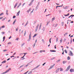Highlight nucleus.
<instances>
[{
  "label": "nucleus",
  "instance_id": "nucleus-33",
  "mask_svg": "<svg viewBox=\"0 0 74 74\" xmlns=\"http://www.w3.org/2000/svg\"><path fill=\"white\" fill-rule=\"evenodd\" d=\"M41 51L42 52H45V50H44V51H40V53H41Z\"/></svg>",
  "mask_w": 74,
  "mask_h": 74
},
{
  "label": "nucleus",
  "instance_id": "nucleus-31",
  "mask_svg": "<svg viewBox=\"0 0 74 74\" xmlns=\"http://www.w3.org/2000/svg\"><path fill=\"white\" fill-rule=\"evenodd\" d=\"M4 14L3 13H1L0 14V16H1V15H3Z\"/></svg>",
  "mask_w": 74,
  "mask_h": 74
},
{
  "label": "nucleus",
  "instance_id": "nucleus-35",
  "mask_svg": "<svg viewBox=\"0 0 74 74\" xmlns=\"http://www.w3.org/2000/svg\"><path fill=\"white\" fill-rule=\"evenodd\" d=\"M60 60H58L57 61V62H59L60 61Z\"/></svg>",
  "mask_w": 74,
  "mask_h": 74
},
{
  "label": "nucleus",
  "instance_id": "nucleus-21",
  "mask_svg": "<svg viewBox=\"0 0 74 74\" xmlns=\"http://www.w3.org/2000/svg\"><path fill=\"white\" fill-rule=\"evenodd\" d=\"M35 45H36V43H34L33 45V48H34V47H35Z\"/></svg>",
  "mask_w": 74,
  "mask_h": 74
},
{
  "label": "nucleus",
  "instance_id": "nucleus-28",
  "mask_svg": "<svg viewBox=\"0 0 74 74\" xmlns=\"http://www.w3.org/2000/svg\"><path fill=\"white\" fill-rule=\"evenodd\" d=\"M4 27H5V26L4 25H3L1 27V28H4Z\"/></svg>",
  "mask_w": 74,
  "mask_h": 74
},
{
  "label": "nucleus",
  "instance_id": "nucleus-38",
  "mask_svg": "<svg viewBox=\"0 0 74 74\" xmlns=\"http://www.w3.org/2000/svg\"><path fill=\"white\" fill-rule=\"evenodd\" d=\"M63 6V4L61 6H57V7H62Z\"/></svg>",
  "mask_w": 74,
  "mask_h": 74
},
{
  "label": "nucleus",
  "instance_id": "nucleus-24",
  "mask_svg": "<svg viewBox=\"0 0 74 74\" xmlns=\"http://www.w3.org/2000/svg\"><path fill=\"white\" fill-rule=\"evenodd\" d=\"M19 13H20V11H19L17 13V14H18V16L19 15Z\"/></svg>",
  "mask_w": 74,
  "mask_h": 74
},
{
  "label": "nucleus",
  "instance_id": "nucleus-15",
  "mask_svg": "<svg viewBox=\"0 0 74 74\" xmlns=\"http://www.w3.org/2000/svg\"><path fill=\"white\" fill-rule=\"evenodd\" d=\"M70 59V57L68 56L67 58V59L68 60H69Z\"/></svg>",
  "mask_w": 74,
  "mask_h": 74
},
{
  "label": "nucleus",
  "instance_id": "nucleus-52",
  "mask_svg": "<svg viewBox=\"0 0 74 74\" xmlns=\"http://www.w3.org/2000/svg\"><path fill=\"white\" fill-rule=\"evenodd\" d=\"M51 39H52V38H50L49 40V42L50 43H51Z\"/></svg>",
  "mask_w": 74,
  "mask_h": 74
},
{
  "label": "nucleus",
  "instance_id": "nucleus-60",
  "mask_svg": "<svg viewBox=\"0 0 74 74\" xmlns=\"http://www.w3.org/2000/svg\"><path fill=\"white\" fill-rule=\"evenodd\" d=\"M21 4H22V3H20L19 5H18L19 6H20V5H21Z\"/></svg>",
  "mask_w": 74,
  "mask_h": 74
},
{
  "label": "nucleus",
  "instance_id": "nucleus-8",
  "mask_svg": "<svg viewBox=\"0 0 74 74\" xmlns=\"http://www.w3.org/2000/svg\"><path fill=\"white\" fill-rule=\"evenodd\" d=\"M38 5H37V6L36 7L35 10H36L38 9Z\"/></svg>",
  "mask_w": 74,
  "mask_h": 74
},
{
  "label": "nucleus",
  "instance_id": "nucleus-50",
  "mask_svg": "<svg viewBox=\"0 0 74 74\" xmlns=\"http://www.w3.org/2000/svg\"><path fill=\"white\" fill-rule=\"evenodd\" d=\"M58 39L57 38L56 39V42H58Z\"/></svg>",
  "mask_w": 74,
  "mask_h": 74
},
{
  "label": "nucleus",
  "instance_id": "nucleus-16",
  "mask_svg": "<svg viewBox=\"0 0 74 74\" xmlns=\"http://www.w3.org/2000/svg\"><path fill=\"white\" fill-rule=\"evenodd\" d=\"M68 6H66L64 8V9H67V8H68Z\"/></svg>",
  "mask_w": 74,
  "mask_h": 74
},
{
  "label": "nucleus",
  "instance_id": "nucleus-61",
  "mask_svg": "<svg viewBox=\"0 0 74 74\" xmlns=\"http://www.w3.org/2000/svg\"><path fill=\"white\" fill-rule=\"evenodd\" d=\"M46 63V62H45L42 65V66H44V64H45Z\"/></svg>",
  "mask_w": 74,
  "mask_h": 74
},
{
  "label": "nucleus",
  "instance_id": "nucleus-43",
  "mask_svg": "<svg viewBox=\"0 0 74 74\" xmlns=\"http://www.w3.org/2000/svg\"><path fill=\"white\" fill-rule=\"evenodd\" d=\"M24 43H23L22 44H21V47H23V45H24Z\"/></svg>",
  "mask_w": 74,
  "mask_h": 74
},
{
  "label": "nucleus",
  "instance_id": "nucleus-6",
  "mask_svg": "<svg viewBox=\"0 0 74 74\" xmlns=\"http://www.w3.org/2000/svg\"><path fill=\"white\" fill-rule=\"evenodd\" d=\"M10 70H11V69L10 68L6 70V71H5V73H8V71H10Z\"/></svg>",
  "mask_w": 74,
  "mask_h": 74
},
{
  "label": "nucleus",
  "instance_id": "nucleus-55",
  "mask_svg": "<svg viewBox=\"0 0 74 74\" xmlns=\"http://www.w3.org/2000/svg\"><path fill=\"white\" fill-rule=\"evenodd\" d=\"M39 26V25L38 24L37 25V26H36V27H38Z\"/></svg>",
  "mask_w": 74,
  "mask_h": 74
},
{
  "label": "nucleus",
  "instance_id": "nucleus-19",
  "mask_svg": "<svg viewBox=\"0 0 74 74\" xmlns=\"http://www.w3.org/2000/svg\"><path fill=\"white\" fill-rule=\"evenodd\" d=\"M64 25V23L63 22H62L61 25L63 26V25Z\"/></svg>",
  "mask_w": 74,
  "mask_h": 74
},
{
  "label": "nucleus",
  "instance_id": "nucleus-48",
  "mask_svg": "<svg viewBox=\"0 0 74 74\" xmlns=\"http://www.w3.org/2000/svg\"><path fill=\"white\" fill-rule=\"evenodd\" d=\"M18 27H17V29H16V32H17V31H18Z\"/></svg>",
  "mask_w": 74,
  "mask_h": 74
},
{
  "label": "nucleus",
  "instance_id": "nucleus-3",
  "mask_svg": "<svg viewBox=\"0 0 74 74\" xmlns=\"http://www.w3.org/2000/svg\"><path fill=\"white\" fill-rule=\"evenodd\" d=\"M70 72H74V69H71L70 70Z\"/></svg>",
  "mask_w": 74,
  "mask_h": 74
},
{
  "label": "nucleus",
  "instance_id": "nucleus-47",
  "mask_svg": "<svg viewBox=\"0 0 74 74\" xmlns=\"http://www.w3.org/2000/svg\"><path fill=\"white\" fill-rule=\"evenodd\" d=\"M36 21H35L34 23V25L36 24Z\"/></svg>",
  "mask_w": 74,
  "mask_h": 74
},
{
  "label": "nucleus",
  "instance_id": "nucleus-39",
  "mask_svg": "<svg viewBox=\"0 0 74 74\" xmlns=\"http://www.w3.org/2000/svg\"><path fill=\"white\" fill-rule=\"evenodd\" d=\"M7 51V50L6 49H5V50H3V52H5V51Z\"/></svg>",
  "mask_w": 74,
  "mask_h": 74
},
{
  "label": "nucleus",
  "instance_id": "nucleus-37",
  "mask_svg": "<svg viewBox=\"0 0 74 74\" xmlns=\"http://www.w3.org/2000/svg\"><path fill=\"white\" fill-rule=\"evenodd\" d=\"M15 18H16V16H14L13 17V19Z\"/></svg>",
  "mask_w": 74,
  "mask_h": 74
},
{
  "label": "nucleus",
  "instance_id": "nucleus-42",
  "mask_svg": "<svg viewBox=\"0 0 74 74\" xmlns=\"http://www.w3.org/2000/svg\"><path fill=\"white\" fill-rule=\"evenodd\" d=\"M19 33H21V29H20L19 30Z\"/></svg>",
  "mask_w": 74,
  "mask_h": 74
},
{
  "label": "nucleus",
  "instance_id": "nucleus-23",
  "mask_svg": "<svg viewBox=\"0 0 74 74\" xmlns=\"http://www.w3.org/2000/svg\"><path fill=\"white\" fill-rule=\"evenodd\" d=\"M60 71H63V69H62V68H60Z\"/></svg>",
  "mask_w": 74,
  "mask_h": 74
},
{
  "label": "nucleus",
  "instance_id": "nucleus-20",
  "mask_svg": "<svg viewBox=\"0 0 74 74\" xmlns=\"http://www.w3.org/2000/svg\"><path fill=\"white\" fill-rule=\"evenodd\" d=\"M37 34H35L33 37H36V36H37Z\"/></svg>",
  "mask_w": 74,
  "mask_h": 74
},
{
  "label": "nucleus",
  "instance_id": "nucleus-41",
  "mask_svg": "<svg viewBox=\"0 0 74 74\" xmlns=\"http://www.w3.org/2000/svg\"><path fill=\"white\" fill-rule=\"evenodd\" d=\"M3 42L5 40V37H3Z\"/></svg>",
  "mask_w": 74,
  "mask_h": 74
},
{
  "label": "nucleus",
  "instance_id": "nucleus-30",
  "mask_svg": "<svg viewBox=\"0 0 74 74\" xmlns=\"http://www.w3.org/2000/svg\"><path fill=\"white\" fill-rule=\"evenodd\" d=\"M62 41H63V40H62V39H61L60 41V43H61L62 42Z\"/></svg>",
  "mask_w": 74,
  "mask_h": 74
},
{
  "label": "nucleus",
  "instance_id": "nucleus-40",
  "mask_svg": "<svg viewBox=\"0 0 74 74\" xmlns=\"http://www.w3.org/2000/svg\"><path fill=\"white\" fill-rule=\"evenodd\" d=\"M26 31H25V33L24 34V36H25L26 35Z\"/></svg>",
  "mask_w": 74,
  "mask_h": 74
},
{
  "label": "nucleus",
  "instance_id": "nucleus-14",
  "mask_svg": "<svg viewBox=\"0 0 74 74\" xmlns=\"http://www.w3.org/2000/svg\"><path fill=\"white\" fill-rule=\"evenodd\" d=\"M50 52H56V51L55 50H50Z\"/></svg>",
  "mask_w": 74,
  "mask_h": 74
},
{
  "label": "nucleus",
  "instance_id": "nucleus-34",
  "mask_svg": "<svg viewBox=\"0 0 74 74\" xmlns=\"http://www.w3.org/2000/svg\"><path fill=\"white\" fill-rule=\"evenodd\" d=\"M31 32H30V34L29 35V37H31Z\"/></svg>",
  "mask_w": 74,
  "mask_h": 74
},
{
  "label": "nucleus",
  "instance_id": "nucleus-58",
  "mask_svg": "<svg viewBox=\"0 0 74 74\" xmlns=\"http://www.w3.org/2000/svg\"><path fill=\"white\" fill-rule=\"evenodd\" d=\"M29 72V71H27V72L26 73H24V74H26L27 73H28V72Z\"/></svg>",
  "mask_w": 74,
  "mask_h": 74
},
{
  "label": "nucleus",
  "instance_id": "nucleus-22",
  "mask_svg": "<svg viewBox=\"0 0 74 74\" xmlns=\"http://www.w3.org/2000/svg\"><path fill=\"white\" fill-rule=\"evenodd\" d=\"M10 44H11V42H9L8 43V45H9Z\"/></svg>",
  "mask_w": 74,
  "mask_h": 74
},
{
  "label": "nucleus",
  "instance_id": "nucleus-1",
  "mask_svg": "<svg viewBox=\"0 0 74 74\" xmlns=\"http://www.w3.org/2000/svg\"><path fill=\"white\" fill-rule=\"evenodd\" d=\"M69 54L70 56H73V53L72 51H69Z\"/></svg>",
  "mask_w": 74,
  "mask_h": 74
},
{
  "label": "nucleus",
  "instance_id": "nucleus-9",
  "mask_svg": "<svg viewBox=\"0 0 74 74\" xmlns=\"http://www.w3.org/2000/svg\"><path fill=\"white\" fill-rule=\"evenodd\" d=\"M59 71V68L57 69V70L56 71V73H57Z\"/></svg>",
  "mask_w": 74,
  "mask_h": 74
},
{
  "label": "nucleus",
  "instance_id": "nucleus-27",
  "mask_svg": "<svg viewBox=\"0 0 74 74\" xmlns=\"http://www.w3.org/2000/svg\"><path fill=\"white\" fill-rule=\"evenodd\" d=\"M28 24V21H27V23H26V24L24 26L25 27V26H26V25H27Z\"/></svg>",
  "mask_w": 74,
  "mask_h": 74
},
{
  "label": "nucleus",
  "instance_id": "nucleus-29",
  "mask_svg": "<svg viewBox=\"0 0 74 74\" xmlns=\"http://www.w3.org/2000/svg\"><path fill=\"white\" fill-rule=\"evenodd\" d=\"M68 34V33L67 32H66V33H65L64 34V36H66V35H67V34Z\"/></svg>",
  "mask_w": 74,
  "mask_h": 74
},
{
  "label": "nucleus",
  "instance_id": "nucleus-44",
  "mask_svg": "<svg viewBox=\"0 0 74 74\" xmlns=\"http://www.w3.org/2000/svg\"><path fill=\"white\" fill-rule=\"evenodd\" d=\"M3 17H0V19H3Z\"/></svg>",
  "mask_w": 74,
  "mask_h": 74
},
{
  "label": "nucleus",
  "instance_id": "nucleus-17",
  "mask_svg": "<svg viewBox=\"0 0 74 74\" xmlns=\"http://www.w3.org/2000/svg\"><path fill=\"white\" fill-rule=\"evenodd\" d=\"M38 29V27H36L35 29V30H36L35 32H37Z\"/></svg>",
  "mask_w": 74,
  "mask_h": 74
},
{
  "label": "nucleus",
  "instance_id": "nucleus-11",
  "mask_svg": "<svg viewBox=\"0 0 74 74\" xmlns=\"http://www.w3.org/2000/svg\"><path fill=\"white\" fill-rule=\"evenodd\" d=\"M55 17H53V18H52L51 20L52 21H53L54 20H55Z\"/></svg>",
  "mask_w": 74,
  "mask_h": 74
},
{
  "label": "nucleus",
  "instance_id": "nucleus-26",
  "mask_svg": "<svg viewBox=\"0 0 74 74\" xmlns=\"http://www.w3.org/2000/svg\"><path fill=\"white\" fill-rule=\"evenodd\" d=\"M32 71H30L28 73V74H32Z\"/></svg>",
  "mask_w": 74,
  "mask_h": 74
},
{
  "label": "nucleus",
  "instance_id": "nucleus-18",
  "mask_svg": "<svg viewBox=\"0 0 74 74\" xmlns=\"http://www.w3.org/2000/svg\"><path fill=\"white\" fill-rule=\"evenodd\" d=\"M1 33L2 34H5V32H1Z\"/></svg>",
  "mask_w": 74,
  "mask_h": 74
},
{
  "label": "nucleus",
  "instance_id": "nucleus-36",
  "mask_svg": "<svg viewBox=\"0 0 74 74\" xmlns=\"http://www.w3.org/2000/svg\"><path fill=\"white\" fill-rule=\"evenodd\" d=\"M63 63H64H64H66V61H64L63 62Z\"/></svg>",
  "mask_w": 74,
  "mask_h": 74
},
{
  "label": "nucleus",
  "instance_id": "nucleus-62",
  "mask_svg": "<svg viewBox=\"0 0 74 74\" xmlns=\"http://www.w3.org/2000/svg\"><path fill=\"white\" fill-rule=\"evenodd\" d=\"M8 10H7L6 12V13H8Z\"/></svg>",
  "mask_w": 74,
  "mask_h": 74
},
{
  "label": "nucleus",
  "instance_id": "nucleus-53",
  "mask_svg": "<svg viewBox=\"0 0 74 74\" xmlns=\"http://www.w3.org/2000/svg\"><path fill=\"white\" fill-rule=\"evenodd\" d=\"M51 39H52V38H50L49 40V42L50 43H51Z\"/></svg>",
  "mask_w": 74,
  "mask_h": 74
},
{
  "label": "nucleus",
  "instance_id": "nucleus-51",
  "mask_svg": "<svg viewBox=\"0 0 74 74\" xmlns=\"http://www.w3.org/2000/svg\"><path fill=\"white\" fill-rule=\"evenodd\" d=\"M31 40V38H29V39L28 40V41H30Z\"/></svg>",
  "mask_w": 74,
  "mask_h": 74
},
{
  "label": "nucleus",
  "instance_id": "nucleus-12",
  "mask_svg": "<svg viewBox=\"0 0 74 74\" xmlns=\"http://www.w3.org/2000/svg\"><path fill=\"white\" fill-rule=\"evenodd\" d=\"M69 13L68 14H64V16H69Z\"/></svg>",
  "mask_w": 74,
  "mask_h": 74
},
{
  "label": "nucleus",
  "instance_id": "nucleus-32",
  "mask_svg": "<svg viewBox=\"0 0 74 74\" xmlns=\"http://www.w3.org/2000/svg\"><path fill=\"white\" fill-rule=\"evenodd\" d=\"M64 52H65V53H67V51L66 50H64Z\"/></svg>",
  "mask_w": 74,
  "mask_h": 74
},
{
  "label": "nucleus",
  "instance_id": "nucleus-2",
  "mask_svg": "<svg viewBox=\"0 0 74 74\" xmlns=\"http://www.w3.org/2000/svg\"><path fill=\"white\" fill-rule=\"evenodd\" d=\"M70 69V66H68V67L67 68V69H66V71H69V70Z\"/></svg>",
  "mask_w": 74,
  "mask_h": 74
},
{
  "label": "nucleus",
  "instance_id": "nucleus-4",
  "mask_svg": "<svg viewBox=\"0 0 74 74\" xmlns=\"http://www.w3.org/2000/svg\"><path fill=\"white\" fill-rule=\"evenodd\" d=\"M54 66H55V64H53V65H51L50 66V68H49V69H52V68H53V67H54Z\"/></svg>",
  "mask_w": 74,
  "mask_h": 74
},
{
  "label": "nucleus",
  "instance_id": "nucleus-64",
  "mask_svg": "<svg viewBox=\"0 0 74 74\" xmlns=\"http://www.w3.org/2000/svg\"><path fill=\"white\" fill-rule=\"evenodd\" d=\"M12 57H14V56H11L10 57V58H12Z\"/></svg>",
  "mask_w": 74,
  "mask_h": 74
},
{
  "label": "nucleus",
  "instance_id": "nucleus-56",
  "mask_svg": "<svg viewBox=\"0 0 74 74\" xmlns=\"http://www.w3.org/2000/svg\"><path fill=\"white\" fill-rule=\"evenodd\" d=\"M37 52H35L34 53H33V54H35V53H37Z\"/></svg>",
  "mask_w": 74,
  "mask_h": 74
},
{
  "label": "nucleus",
  "instance_id": "nucleus-25",
  "mask_svg": "<svg viewBox=\"0 0 74 74\" xmlns=\"http://www.w3.org/2000/svg\"><path fill=\"white\" fill-rule=\"evenodd\" d=\"M15 22H16V20H14V22L13 23V25H14V24H15Z\"/></svg>",
  "mask_w": 74,
  "mask_h": 74
},
{
  "label": "nucleus",
  "instance_id": "nucleus-45",
  "mask_svg": "<svg viewBox=\"0 0 74 74\" xmlns=\"http://www.w3.org/2000/svg\"><path fill=\"white\" fill-rule=\"evenodd\" d=\"M5 73H5V72H4L2 73H1V74H5Z\"/></svg>",
  "mask_w": 74,
  "mask_h": 74
},
{
  "label": "nucleus",
  "instance_id": "nucleus-5",
  "mask_svg": "<svg viewBox=\"0 0 74 74\" xmlns=\"http://www.w3.org/2000/svg\"><path fill=\"white\" fill-rule=\"evenodd\" d=\"M18 2L16 3V4H15V5L14 7V8H16V6H17V5H18Z\"/></svg>",
  "mask_w": 74,
  "mask_h": 74
},
{
  "label": "nucleus",
  "instance_id": "nucleus-59",
  "mask_svg": "<svg viewBox=\"0 0 74 74\" xmlns=\"http://www.w3.org/2000/svg\"><path fill=\"white\" fill-rule=\"evenodd\" d=\"M30 9H31V8L29 9V10H28V11H31Z\"/></svg>",
  "mask_w": 74,
  "mask_h": 74
},
{
  "label": "nucleus",
  "instance_id": "nucleus-49",
  "mask_svg": "<svg viewBox=\"0 0 74 74\" xmlns=\"http://www.w3.org/2000/svg\"><path fill=\"white\" fill-rule=\"evenodd\" d=\"M43 31H44V30L45 29V27H43Z\"/></svg>",
  "mask_w": 74,
  "mask_h": 74
},
{
  "label": "nucleus",
  "instance_id": "nucleus-57",
  "mask_svg": "<svg viewBox=\"0 0 74 74\" xmlns=\"http://www.w3.org/2000/svg\"><path fill=\"white\" fill-rule=\"evenodd\" d=\"M11 21V20H9L8 21V22H10Z\"/></svg>",
  "mask_w": 74,
  "mask_h": 74
},
{
  "label": "nucleus",
  "instance_id": "nucleus-10",
  "mask_svg": "<svg viewBox=\"0 0 74 74\" xmlns=\"http://www.w3.org/2000/svg\"><path fill=\"white\" fill-rule=\"evenodd\" d=\"M24 57H25V56L24 55L23 57L21 58V59H22V58H23V59H22L21 60H24V59H25V58H23Z\"/></svg>",
  "mask_w": 74,
  "mask_h": 74
},
{
  "label": "nucleus",
  "instance_id": "nucleus-13",
  "mask_svg": "<svg viewBox=\"0 0 74 74\" xmlns=\"http://www.w3.org/2000/svg\"><path fill=\"white\" fill-rule=\"evenodd\" d=\"M6 62V60H4L1 63H4Z\"/></svg>",
  "mask_w": 74,
  "mask_h": 74
},
{
  "label": "nucleus",
  "instance_id": "nucleus-7",
  "mask_svg": "<svg viewBox=\"0 0 74 74\" xmlns=\"http://www.w3.org/2000/svg\"><path fill=\"white\" fill-rule=\"evenodd\" d=\"M33 1L32 0L31 3H30V4L29 5H32V3H33Z\"/></svg>",
  "mask_w": 74,
  "mask_h": 74
},
{
  "label": "nucleus",
  "instance_id": "nucleus-46",
  "mask_svg": "<svg viewBox=\"0 0 74 74\" xmlns=\"http://www.w3.org/2000/svg\"><path fill=\"white\" fill-rule=\"evenodd\" d=\"M34 9H33L32 10V11L31 12V13L33 12V11H34Z\"/></svg>",
  "mask_w": 74,
  "mask_h": 74
},
{
  "label": "nucleus",
  "instance_id": "nucleus-63",
  "mask_svg": "<svg viewBox=\"0 0 74 74\" xmlns=\"http://www.w3.org/2000/svg\"><path fill=\"white\" fill-rule=\"evenodd\" d=\"M70 22V23H73V21H71Z\"/></svg>",
  "mask_w": 74,
  "mask_h": 74
},
{
  "label": "nucleus",
  "instance_id": "nucleus-54",
  "mask_svg": "<svg viewBox=\"0 0 74 74\" xmlns=\"http://www.w3.org/2000/svg\"><path fill=\"white\" fill-rule=\"evenodd\" d=\"M58 26V24H56V26H54L55 27H56V26Z\"/></svg>",
  "mask_w": 74,
  "mask_h": 74
}]
</instances>
